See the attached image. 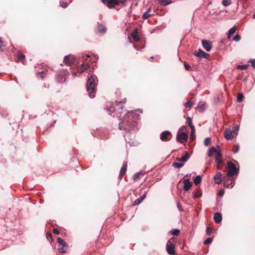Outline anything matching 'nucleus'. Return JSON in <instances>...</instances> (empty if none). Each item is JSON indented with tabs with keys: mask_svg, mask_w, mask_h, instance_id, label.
I'll use <instances>...</instances> for the list:
<instances>
[{
	"mask_svg": "<svg viewBox=\"0 0 255 255\" xmlns=\"http://www.w3.org/2000/svg\"><path fill=\"white\" fill-rule=\"evenodd\" d=\"M102 2L108 7H114L116 5L119 4V0H102Z\"/></svg>",
	"mask_w": 255,
	"mask_h": 255,
	"instance_id": "6e6552de",
	"label": "nucleus"
},
{
	"mask_svg": "<svg viewBox=\"0 0 255 255\" xmlns=\"http://www.w3.org/2000/svg\"><path fill=\"white\" fill-rule=\"evenodd\" d=\"M231 177H228L227 176V179H225L224 182V185L226 187H231L232 188L234 185V181L232 179H231Z\"/></svg>",
	"mask_w": 255,
	"mask_h": 255,
	"instance_id": "ddd939ff",
	"label": "nucleus"
},
{
	"mask_svg": "<svg viewBox=\"0 0 255 255\" xmlns=\"http://www.w3.org/2000/svg\"><path fill=\"white\" fill-rule=\"evenodd\" d=\"M98 30L100 33H105L107 30V28L104 25L99 24L98 26Z\"/></svg>",
	"mask_w": 255,
	"mask_h": 255,
	"instance_id": "b1692460",
	"label": "nucleus"
},
{
	"mask_svg": "<svg viewBox=\"0 0 255 255\" xmlns=\"http://www.w3.org/2000/svg\"><path fill=\"white\" fill-rule=\"evenodd\" d=\"M53 233L55 234L58 235L60 233L59 231L57 229H54L53 230Z\"/></svg>",
	"mask_w": 255,
	"mask_h": 255,
	"instance_id": "3c124183",
	"label": "nucleus"
},
{
	"mask_svg": "<svg viewBox=\"0 0 255 255\" xmlns=\"http://www.w3.org/2000/svg\"><path fill=\"white\" fill-rule=\"evenodd\" d=\"M250 62L251 63L252 66L255 68V59L251 60Z\"/></svg>",
	"mask_w": 255,
	"mask_h": 255,
	"instance_id": "603ef678",
	"label": "nucleus"
},
{
	"mask_svg": "<svg viewBox=\"0 0 255 255\" xmlns=\"http://www.w3.org/2000/svg\"><path fill=\"white\" fill-rule=\"evenodd\" d=\"M241 39V36L239 34H237V35H236V36H235L233 38V40L236 41H239Z\"/></svg>",
	"mask_w": 255,
	"mask_h": 255,
	"instance_id": "09e8293b",
	"label": "nucleus"
},
{
	"mask_svg": "<svg viewBox=\"0 0 255 255\" xmlns=\"http://www.w3.org/2000/svg\"><path fill=\"white\" fill-rule=\"evenodd\" d=\"M127 167H128V164L127 162L124 163V165L122 167L120 174H119V178L120 179H121L123 176L125 175L126 173L127 170Z\"/></svg>",
	"mask_w": 255,
	"mask_h": 255,
	"instance_id": "4468645a",
	"label": "nucleus"
},
{
	"mask_svg": "<svg viewBox=\"0 0 255 255\" xmlns=\"http://www.w3.org/2000/svg\"><path fill=\"white\" fill-rule=\"evenodd\" d=\"M237 28L236 26L233 27L231 29H230L228 32V38L230 39L231 37V35L233 34L236 31Z\"/></svg>",
	"mask_w": 255,
	"mask_h": 255,
	"instance_id": "bb28decb",
	"label": "nucleus"
},
{
	"mask_svg": "<svg viewBox=\"0 0 255 255\" xmlns=\"http://www.w3.org/2000/svg\"><path fill=\"white\" fill-rule=\"evenodd\" d=\"M119 4L121 3L123 6H125L126 5V0H119Z\"/></svg>",
	"mask_w": 255,
	"mask_h": 255,
	"instance_id": "8fccbe9b",
	"label": "nucleus"
},
{
	"mask_svg": "<svg viewBox=\"0 0 255 255\" xmlns=\"http://www.w3.org/2000/svg\"><path fill=\"white\" fill-rule=\"evenodd\" d=\"M141 175H143V174L141 172H137L135 173L133 176V180L134 181H137Z\"/></svg>",
	"mask_w": 255,
	"mask_h": 255,
	"instance_id": "cd10ccee",
	"label": "nucleus"
},
{
	"mask_svg": "<svg viewBox=\"0 0 255 255\" xmlns=\"http://www.w3.org/2000/svg\"><path fill=\"white\" fill-rule=\"evenodd\" d=\"M202 44L204 48L207 51H210L212 49V43L207 40H203Z\"/></svg>",
	"mask_w": 255,
	"mask_h": 255,
	"instance_id": "f8f14e48",
	"label": "nucleus"
},
{
	"mask_svg": "<svg viewBox=\"0 0 255 255\" xmlns=\"http://www.w3.org/2000/svg\"><path fill=\"white\" fill-rule=\"evenodd\" d=\"M224 136L226 139L229 140L234 138V135L230 129H226L224 131Z\"/></svg>",
	"mask_w": 255,
	"mask_h": 255,
	"instance_id": "dca6fc26",
	"label": "nucleus"
},
{
	"mask_svg": "<svg viewBox=\"0 0 255 255\" xmlns=\"http://www.w3.org/2000/svg\"><path fill=\"white\" fill-rule=\"evenodd\" d=\"M215 161L216 162H223V160L222 158V153L220 149L219 150L218 152L216 153Z\"/></svg>",
	"mask_w": 255,
	"mask_h": 255,
	"instance_id": "412c9836",
	"label": "nucleus"
},
{
	"mask_svg": "<svg viewBox=\"0 0 255 255\" xmlns=\"http://www.w3.org/2000/svg\"><path fill=\"white\" fill-rule=\"evenodd\" d=\"M47 239L49 238H52V234L51 233L47 234Z\"/></svg>",
	"mask_w": 255,
	"mask_h": 255,
	"instance_id": "bf43d9fd",
	"label": "nucleus"
},
{
	"mask_svg": "<svg viewBox=\"0 0 255 255\" xmlns=\"http://www.w3.org/2000/svg\"><path fill=\"white\" fill-rule=\"evenodd\" d=\"M159 3L164 6L168 5L172 2L171 0H158Z\"/></svg>",
	"mask_w": 255,
	"mask_h": 255,
	"instance_id": "a878e982",
	"label": "nucleus"
},
{
	"mask_svg": "<svg viewBox=\"0 0 255 255\" xmlns=\"http://www.w3.org/2000/svg\"><path fill=\"white\" fill-rule=\"evenodd\" d=\"M244 98V95L242 93H238L237 95V100L238 102H241Z\"/></svg>",
	"mask_w": 255,
	"mask_h": 255,
	"instance_id": "2f4dec72",
	"label": "nucleus"
},
{
	"mask_svg": "<svg viewBox=\"0 0 255 255\" xmlns=\"http://www.w3.org/2000/svg\"><path fill=\"white\" fill-rule=\"evenodd\" d=\"M228 173L227 177H231L232 179L234 176H237L239 173V169L237 168L234 163L231 161L227 162Z\"/></svg>",
	"mask_w": 255,
	"mask_h": 255,
	"instance_id": "7ed1b4c3",
	"label": "nucleus"
},
{
	"mask_svg": "<svg viewBox=\"0 0 255 255\" xmlns=\"http://www.w3.org/2000/svg\"><path fill=\"white\" fill-rule=\"evenodd\" d=\"M87 90L91 98L95 97L94 93L96 92L95 79L93 75H91L88 79L86 84Z\"/></svg>",
	"mask_w": 255,
	"mask_h": 255,
	"instance_id": "f03ea898",
	"label": "nucleus"
},
{
	"mask_svg": "<svg viewBox=\"0 0 255 255\" xmlns=\"http://www.w3.org/2000/svg\"><path fill=\"white\" fill-rule=\"evenodd\" d=\"M222 173L221 172H218L214 176V181L217 184H221L222 180Z\"/></svg>",
	"mask_w": 255,
	"mask_h": 255,
	"instance_id": "f3484780",
	"label": "nucleus"
},
{
	"mask_svg": "<svg viewBox=\"0 0 255 255\" xmlns=\"http://www.w3.org/2000/svg\"><path fill=\"white\" fill-rule=\"evenodd\" d=\"M193 105V103L189 101V102H187L185 103L184 104V106L186 107V108H190Z\"/></svg>",
	"mask_w": 255,
	"mask_h": 255,
	"instance_id": "37998d69",
	"label": "nucleus"
},
{
	"mask_svg": "<svg viewBox=\"0 0 255 255\" xmlns=\"http://www.w3.org/2000/svg\"><path fill=\"white\" fill-rule=\"evenodd\" d=\"M222 4L225 6H228L231 4V0H223Z\"/></svg>",
	"mask_w": 255,
	"mask_h": 255,
	"instance_id": "473e14b6",
	"label": "nucleus"
},
{
	"mask_svg": "<svg viewBox=\"0 0 255 255\" xmlns=\"http://www.w3.org/2000/svg\"><path fill=\"white\" fill-rule=\"evenodd\" d=\"M212 241H213V238H208L204 241V244L205 245H208V244L211 243L212 242Z\"/></svg>",
	"mask_w": 255,
	"mask_h": 255,
	"instance_id": "c9c22d12",
	"label": "nucleus"
},
{
	"mask_svg": "<svg viewBox=\"0 0 255 255\" xmlns=\"http://www.w3.org/2000/svg\"><path fill=\"white\" fill-rule=\"evenodd\" d=\"M60 5L63 8H66L68 6V3L65 1H62L60 2Z\"/></svg>",
	"mask_w": 255,
	"mask_h": 255,
	"instance_id": "c03bdc74",
	"label": "nucleus"
},
{
	"mask_svg": "<svg viewBox=\"0 0 255 255\" xmlns=\"http://www.w3.org/2000/svg\"><path fill=\"white\" fill-rule=\"evenodd\" d=\"M187 122L188 123V126L192 129V128H195L194 126L192 125L191 119L190 117H188L187 119Z\"/></svg>",
	"mask_w": 255,
	"mask_h": 255,
	"instance_id": "72a5a7b5",
	"label": "nucleus"
},
{
	"mask_svg": "<svg viewBox=\"0 0 255 255\" xmlns=\"http://www.w3.org/2000/svg\"><path fill=\"white\" fill-rule=\"evenodd\" d=\"M224 194V190H221L219 192V196H222Z\"/></svg>",
	"mask_w": 255,
	"mask_h": 255,
	"instance_id": "5fc2aeb1",
	"label": "nucleus"
},
{
	"mask_svg": "<svg viewBox=\"0 0 255 255\" xmlns=\"http://www.w3.org/2000/svg\"><path fill=\"white\" fill-rule=\"evenodd\" d=\"M201 182V177L200 175L197 176L194 179V183L197 185Z\"/></svg>",
	"mask_w": 255,
	"mask_h": 255,
	"instance_id": "c85d7f7f",
	"label": "nucleus"
},
{
	"mask_svg": "<svg viewBox=\"0 0 255 255\" xmlns=\"http://www.w3.org/2000/svg\"><path fill=\"white\" fill-rule=\"evenodd\" d=\"M172 137V134L170 131L165 130L162 131L160 135V138L162 141H168L170 140Z\"/></svg>",
	"mask_w": 255,
	"mask_h": 255,
	"instance_id": "0eeeda50",
	"label": "nucleus"
},
{
	"mask_svg": "<svg viewBox=\"0 0 255 255\" xmlns=\"http://www.w3.org/2000/svg\"><path fill=\"white\" fill-rule=\"evenodd\" d=\"M253 17L254 18H255V13L253 14Z\"/></svg>",
	"mask_w": 255,
	"mask_h": 255,
	"instance_id": "e2e57ef3",
	"label": "nucleus"
},
{
	"mask_svg": "<svg viewBox=\"0 0 255 255\" xmlns=\"http://www.w3.org/2000/svg\"><path fill=\"white\" fill-rule=\"evenodd\" d=\"M211 143V138L209 137H207L205 138L204 140V144L206 146H208Z\"/></svg>",
	"mask_w": 255,
	"mask_h": 255,
	"instance_id": "58836bf2",
	"label": "nucleus"
},
{
	"mask_svg": "<svg viewBox=\"0 0 255 255\" xmlns=\"http://www.w3.org/2000/svg\"><path fill=\"white\" fill-rule=\"evenodd\" d=\"M239 126H238V125H236V126L235 127V129L232 131L233 135L235 134V135H237V132H238V131L239 130Z\"/></svg>",
	"mask_w": 255,
	"mask_h": 255,
	"instance_id": "a19ab883",
	"label": "nucleus"
},
{
	"mask_svg": "<svg viewBox=\"0 0 255 255\" xmlns=\"http://www.w3.org/2000/svg\"><path fill=\"white\" fill-rule=\"evenodd\" d=\"M142 201V200H141L140 199V198H138L137 199L135 200L134 201L132 205L133 206L138 205L140 204L141 203Z\"/></svg>",
	"mask_w": 255,
	"mask_h": 255,
	"instance_id": "4c0bfd02",
	"label": "nucleus"
},
{
	"mask_svg": "<svg viewBox=\"0 0 255 255\" xmlns=\"http://www.w3.org/2000/svg\"><path fill=\"white\" fill-rule=\"evenodd\" d=\"M184 67L186 70H189L190 69V68H191L190 65H189L188 64H187L186 62H185L184 63Z\"/></svg>",
	"mask_w": 255,
	"mask_h": 255,
	"instance_id": "a18cd8bd",
	"label": "nucleus"
},
{
	"mask_svg": "<svg viewBox=\"0 0 255 255\" xmlns=\"http://www.w3.org/2000/svg\"><path fill=\"white\" fill-rule=\"evenodd\" d=\"M151 11V8L150 7L146 11L148 13H150Z\"/></svg>",
	"mask_w": 255,
	"mask_h": 255,
	"instance_id": "13d9d810",
	"label": "nucleus"
},
{
	"mask_svg": "<svg viewBox=\"0 0 255 255\" xmlns=\"http://www.w3.org/2000/svg\"><path fill=\"white\" fill-rule=\"evenodd\" d=\"M126 103V99H125V100H123L122 101L115 102V105H116L117 106L119 107V108L121 109V110L122 111L124 109V107L123 105H121L125 104Z\"/></svg>",
	"mask_w": 255,
	"mask_h": 255,
	"instance_id": "393cba45",
	"label": "nucleus"
},
{
	"mask_svg": "<svg viewBox=\"0 0 255 255\" xmlns=\"http://www.w3.org/2000/svg\"><path fill=\"white\" fill-rule=\"evenodd\" d=\"M190 157V154L188 152H186L185 155H184L181 158H176V160L180 162H186L187 161Z\"/></svg>",
	"mask_w": 255,
	"mask_h": 255,
	"instance_id": "a211bd4d",
	"label": "nucleus"
},
{
	"mask_svg": "<svg viewBox=\"0 0 255 255\" xmlns=\"http://www.w3.org/2000/svg\"><path fill=\"white\" fill-rule=\"evenodd\" d=\"M38 74L41 75V77L42 78H43V77H44V76L45 75V73L44 72H42L41 73H39Z\"/></svg>",
	"mask_w": 255,
	"mask_h": 255,
	"instance_id": "4d7b16f0",
	"label": "nucleus"
},
{
	"mask_svg": "<svg viewBox=\"0 0 255 255\" xmlns=\"http://www.w3.org/2000/svg\"><path fill=\"white\" fill-rule=\"evenodd\" d=\"M57 242L58 244V251L61 253H65L68 248V245L67 243L61 238H58Z\"/></svg>",
	"mask_w": 255,
	"mask_h": 255,
	"instance_id": "39448f33",
	"label": "nucleus"
},
{
	"mask_svg": "<svg viewBox=\"0 0 255 255\" xmlns=\"http://www.w3.org/2000/svg\"><path fill=\"white\" fill-rule=\"evenodd\" d=\"M74 61H75L74 56L72 55H69L66 56L64 57L63 62L65 63V64L69 66V65H71L72 63H73Z\"/></svg>",
	"mask_w": 255,
	"mask_h": 255,
	"instance_id": "9d476101",
	"label": "nucleus"
},
{
	"mask_svg": "<svg viewBox=\"0 0 255 255\" xmlns=\"http://www.w3.org/2000/svg\"><path fill=\"white\" fill-rule=\"evenodd\" d=\"M145 197H146V194L145 193L143 195H142V196H141L139 197V198H140V199L143 201L145 199Z\"/></svg>",
	"mask_w": 255,
	"mask_h": 255,
	"instance_id": "6e6d98bb",
	"label": "nucleus"
},
{
	"mask_svg": "<svg viewBox=\"0 0 255 255\" xmlns=\"http://www.w3.org/2000/svg\"><path fill=\"white\" fill-rule=\"evenodd\" d=\"M116 109L114 107H110L109 108V111L110 112H114L115 111Z\"/></svg>",
	"mask_w": 255,
	"mask_h": 255,
	"instance_id": "864d4df0",
	"label": "nucleus"
},
{
	"mask_svg": "<svg viewBox=\"0 0 255 255\" xmlns=\"http://www.w3.org/2000/svg\"><path fill=\"white\" fill-rule=\"evenodd\" d=\"M212 233V229L210 227H207L206 229V233L208 235H210Z\"/></svg>",
	"mask_w": 255,
	"mask_h": 255,
	"instance_id": "79ce46f5",
	"label": "nucleus"
},
{
	"mask_svg": "<svg viewBox=\"0 0 255 255\" xmlns=\"http://www.w3.org/2000/svg\"><path fill=\"white\" fill-rule=\"evenodd\" d=\"M194 55L198 57H204L206 59H208L210 56V55L208 53L204 52L201 49H199L198 51H195L194 52Z\"/></svg>",
	"mask_w": 255,
	"mask_h": 255,
	"instance_id": "9b49d317",
	"label": "nucleus"
},
{
	"mask_svg": "<svg viewBox=\"0 0 255 255\" xmlns=\"http://www.w3.org/2000/svg\"><path fill=\"white\" fill-rule=\"evenodd\" d=\"M183 183L184 186L183 188L184 191H186L189 190L192 186V182H191L188 179H185L183 181Z\"/></svg>",
	"mask_w": 255,
	"mask_h": 255,
	"instance_id": "2eb2a0df",
	"label": "nucleus"
},
{
	"mask_svg": "<svg viewBox=\"0 0 255 255\" xmlns=\"http://www.w3.org/2000/svg\"><path fill=\"white\" fill-rule=\"evenodd\" d=\"M214 219L215 222L216 223H218V224L221 221L222 219V216L221 214L219 212L216 213L214 215Z\"/></svg>",
	"mask_w": 255,
	"mask_h": 255,
	"instance_id": "aec40b11",
	"label": "nucleus"
},
{
	"mask_svg": "<svg viewBox=\"0 0 255 255\" xmlns=\"http://www.w3.org/2000/svg\"><path fill=\"white\" fill-rule=\"evenodd\" d=\"M151 15H152V14H151L150 13H148L146 12H145L144 13H143V14L142 15V18L143 19H146L148 18L149 17H150Z\"/></svg>",
	"mask_w": 255,
	"mask_h": 255,
	"instance_id": "e433bc0d",
	"label": "nucleus"
},
{
	"mask_svg": "<svg viewBox=\"0 0 255 255\" xmlns=\"http://www.w3.org/2000/svg\"><path fill=\"white\" fill-rule=\"evenodd\" d=\"M90 58V56L87 55L83 58V62L82 64V65L80 67H79L78 68V72L80 73H82L86 70L89 69V62L90 60H89V58Z\"/></svg>",
	"mask_w": 255,
	"mask_h": 255,
	"instance_id": "20e7f679",
	"label": "nucleus"
},
{
	"mask_svg": "<svg viewBox=\"0 0 255 255\" xmlns=\"http://www.w3.org/2000/svg\"><path fill=\"white\" fill-rule=\"evenodd\" d=\"M188 135L185 133L182 132L181 133H178L177 135V140L180 143H183L187 140Z\"/></svg>",
	"mask_w": 255,
	"mask_h": 255,
	"instance_id": "1a4fd4ad",
	"label": "nucleus"
},
{
	"mask_svg": "<svg viewBox=\"0 0 255 255\" xmlns=\"http://www.w3.org/2000/svg\"><path fill=\"white\" fill-rule=\"evenodd\" d=\"M191 129V131L190 138L191 140H193L195 138V128H192V129Z\"/></svg>",
	"mask_w": 255,
	"mask_h": 255,
	"instance_id": "7c9ffc66",
	"label": "nucleus"
},
{
	"mask_svg": "<svg viewBox=\"0 0 255 255\" xmlns=\"http://www.w3.org/2000/svg\"><path fill=\"white\" fill-rule=\"evenodd\" d=\"M201 196V194L200 193L195 192L194 194V197L195 198H199Z\"/></svg>",
	"mask_w": 255,
	"mask_h": 255,
	"instance_id": "de8ad7c7",
	"label": "nucleus"
},
{
	"mask_svg": "<svg viewBox=\"0 0 255 255\" xmlns=\"http://www.w3.org/2000/svg\"><path fill=\"white\" fill-rule=\"evenodd\" d=\"M131 35L132 37L133 38V39H134V41H138L139 40V38L138 35L137 30V29L134 30L131 33Z\"/></svg>",
	"mask_w": 255,
	"mask_h": 255,
	"instance_id": "5701e85b",
	"label": "nucleus"
},
{
	"mask_svg": "<svg viewBox=\"0 0 255 255\" xmlns=\"http://www.w3.org/2000/svg\"><path fill=\"white\" fill-rule=\"evenodd\" d=\"M184 165V164L182 163L179 162H173L172 164V166H173L175 168H179L182 167Z\"/></svg>",
	"mask_w": 255,
	"mask_h": 255,
	"instance_id": "c756f323",
	"label": "nucleus"
},
{
	"mask_svg": "<svg viewBox=\"0 0 255 255\" xmlns=\"http://www.w3.org/2000/svg\"><path fill=\"white\" fill-rule=\"evenodd\" d=\"M218 151H219V150L216 149L214 147L212 146L209 150V151L208 153V156L209 157H211L213 156L214 153L216 154Z\"/></svg>",
	"mask_w": 255,
	"mask_h": 255,
	"instance_id": "4be33fe9",
	"label": "nucleus"
},
{
	"mask_svg": "<svg viewBox=\"0 0 255 255\" xmlns=\"http://www.w3.org/2000/svg\"><path fill=\"white\" fill-rule=\"evenodd\" d=\"M25 58V56L23 54H22L20 52H18L17 54V60H16V62H21L22 63H24Z\"/></svg>",
	"mask_w": 255,
	"mask_h": 255,
	"instance_id": "6ab92c4d",
	"label": "nucleus"
},
{
	"mask_svg": "<svg viewBox=\"0 0 255 255\" xmlns=\"http://www.w3.org/2000/svg\"><path fill=\"white\" fill-rule=\"evenodd\" d=\"M248 66L247 65H238L237 67V69L241 70H246L248 68Z\"/></svg>",
	"mask_w": 255,
	"mask_h": 255,
	"instance_id": "f704fd0d",
	"label": "nucleus"
},
{
	"mask_svg": "<svg viewBox=\"0 0 255 255\" xmlns=\"http://www.w3.org/2000/svg\"><path fill=\"white\" fill-rule=\"evenodd\" d=\"M239 147H238L236 150H234L235 153H237L239 150Z\"/></svg>",
	"mask_w": 255,
	"mask_h": 255,
	"instance_id": "052dcab7",
	"label": "nucleus"
},
{
	"mask_svg": "<svg viewBox=\"0 0 255 255\" xmlns=\"http://www.w3.org/2000/svg\"><path fill=\"white\" fill-rule=\"evenodd\" d=\"M180 233V230L178 229H174L173 230L171 231V234L172 235L177 236Z\"/></svg>",
	"mask_w": 255,
	"mask_h": 255,
	"instance_id": "ea45409f",
	"label": "nucleus"
},
{
	"mask_svg": "<svg viewBox=\"0 0 255 255\" xmlns=\"http://www.w3.org/2000/svg\"><path fill=\"white\" fill-rule=\"evenodd\" d=\"M150 59H154V56H152L150 57Z\"/></svg>",
	"mask_w": 255,
	"mask_h": 255,
	"instance_id": "680f3d73",
	"label": "nucleus"
},
{
	"mask_svg": "<svg viewBox=\"0 0 255 255\" xmlns=\"http://www.w3.org/2000/svg\"><path fill=\"white\" fill-rule=\"evenodd\" d=\"M137 117L133 113H128L123 121L119 124L121 130H125L128 131L134 130L137 128Z\"/></svg>",
	"mask_w": 255,
	"mask_h": 255,
	"instance_id": "f257e3e1",
	"label": "nucleus"
},
{
	"mask_svg": "<svg viewBox=\"0 0 255 255\" xmlns=\"http://www.w3.org/2000/svg\"><path fill=\"white\" fill-rule=\"evenodd\" d=\"M223 162H216L217 164V168L218 169H221L222 168V163Z\"/></svg>",
	"mask_w": 255,
	"mask_h": 255,
	"instance_id": "49530a36",
	"label": "nucleus"
},
{
	"mask_svg": "<svg viewBox=\"0 0 255 255\" xmlns=\"http://www.w3.org/2000/svg\"><path fill=\"white\" fill-rule=\"evenodd\" d=\"M166 250L167 253L170 255H175V245L172 239H170L167 243Z\"/></svg>",
	"mask_w": 255,
	"mask_h": 255,
	"instance_id": "423d86ee",
	"label": "nucleus"
}]
</instances>
